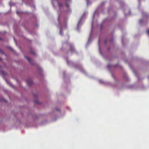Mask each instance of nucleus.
<instances>
[{
  "mask_svg": "<svg viewBox=\"0 0 149 149\" xmlns=\"http://www.w3.org/2000/svg\"><path fill=\"white\" fill-rule=\"evenodd\" d=\"M26 83L27 84H29V85H31L33 84V82L31 80L29 79L27 80L26 81Z\"/></svg>",
  "mask_w": 149,
  "mask_h": 149,
  "instance_id": "nucleus-1",
  "label": "nucleus"
},
{
  "mask_svg": "<svg viewBox=\"0 0 149 149\" xmlns=\"http://www.w3.org/2000/svg\"><path fill=\"white\" fill-rule=\"evenodd\" d=\"M70 51L72 53L74 52L75 51V50L73 48V47L72 46H71L70 47Z\"/></svg>",
  "mask_w": 149,
  "mask_h": 149,
  "instance_id": "nucleus-2",
  "label": "nucleus"
},
{
  "mask_svg": "<svg viewBox=\"0 0 149 149\" xmlns=\"http://www.w3.org/2000/svg\"><path fill=\"white\" fill-rule=\"evenodd\" d=\"M58 5L59 7L60 8L63 6V4L58 1Z\"/></svg>",
  "mask_w": 149,
  "mask_h": 149,
  "instance_id": "nucleus-3",
  "label": "nucleus"
},
{
  "mask_svg": "<svg viewBox=\"0 0 149 149\" xmlns=\"http://www.w3.org/2000/svg\"><path fill=\"white\" fill-rule=\"evenodd\" d=\"M25 58L30 62H31V60L29 57L25 56Z\"/></svg>",
  "mask_w": 149,
  "mask_h": 149,
  "instance_id": "nucleus-4",
  "label": "nucleus"
},
{
  "mask_svg": "<svg viewBox=\"0 0 149 149\" xmlns=\"http://www.w3.org/2000/svg\"><path fill=\"white\" fill-rule=\"evenodd\" d=\"M66 7H68L69 6V5L67 3H66Z\"/></svg>",
  "mask_w": 149,
  "mask_h": 149,
  "instance_id": "nucleus-5",
  "label": "nucleus"
},
{
  "mask_svg": "<svg viewBox=\"0 0 149 149\" xmlns=\"http://www.w3.org/2000/svg\"><path fill=\"white\" fill-rule=\"evenodd\" d=\"M147 33L149 35V29L147 31Z\"/></svg>",
  "mask_w": 149,
  "mask_h": 149,
  "instance_id": "nucleus-6",
  "label": "nucleus"
},
{
  "mask_svg": "<svg viewBox=\"0 0 149 149\" xmlns=\"http://www.w3.org/2000/svg\"><path fill=\"white\" fill-rule=\"evenodd\" d=\"M31 53L33 54H35V53L33 52H31Z\"/></svg>",
  "mask_w": 149,
  "mask_h": 149,
  "instance_id": "nucleus-7",
  "label": "nucleus"
},
{
  "mask_svg": "<svg viewBox=\"0 0 149 149\" xmlns=\"http://www.w3.org/2000/svg\"><path fill=\"white\" fill-rule=\"evenodd\" d=\"M2 74H4V72L3 71H2Z\"/></svg>",
  "mask_w": 149,
  "mask_h": 149,
  "instance_id": "nucleus-8",
  "label": "nucleus"
},
{
  "mask_svg": "<svg viewBox=\"0 0 149 149\" xmlns=\"http://www.w3.org/2000/svg\"><path fill=\"white\" fill-rule=\"evenodd\" d=\"M8 84L10 85H11V84L10 83H8Z\"/></svg>",
  "mask_w": 149,
  "mask_h": 149,
  "instance_id": "nucleus-9",
  "label": "nucleus"
},
{
  "mask_svg": "<svg viewBox=\"0 0 149 149\" xmlns=\"http://www.w3.org/2000/svg\"><path fill=\"white\" fill-rule=\"evenodd\" d=\"M4 101L5 102H7V101H6V100H4Z\"/></svg>",
  "mask_w": 149,
  "mask_h": 149,
  "instance_id": "nucleus-10",
  "label": "nucleus"
},
{
  "mask_svg": "<svg viewBox=\"0 0 149 149\" xmlns=\"http://www.w3.org/2000/svg\"><path fill=\"white\" fill-rule=\"evenodd\" d=\"M100 82L101 83L102 82V81H100Z\"/></svg>",
  "mask_w": 149,
  "mask_h": 149,
  "instance_id": "nucleus-11",
  "label": "nucleus"
},
{
  "mask_svg": "<svg viewBox=\"0 0 149 149\" xmlns=\"http://www.w3.org/2000/svg\"><path fill=\"white\" fill-rule=\"evenodd\" d=\"M105 43H106V40H105Z\"/></svg>",
  "mask_w": 149,
  "mask_h": 149,
  "instance_id": "nucleus-12",
  "label": "nucleus"
},
{
  "mask_svg": "<svg viewBox=\"0 0 149 149\" xmlns=\"http://www.w3.org/2000/svg\"><path fill=\"white\" fill-rule=\"evenodd\" d=\"M6 82H7V83H8V82H7V81H6Z\"/></svg>",
  "mask_w": 149,
  "mask_h": 149,
  "instance_id": "nucleus-13",
  "label": "nucleus"
},
{
  "mask_svg": "<svg viewBox=\"0 0 149 149\" xmlns=\"http://www.w3.org/2000/svg\"><path fill=\"white\" fill-rule=\"evenodd\" d=\"M61 33V31H60V33Z\"/></svg>",
  "mask_w": 149,
  "mask_h": 149,
  "instance_id": "nucleus-14",
  "label": "nucleus"
},
{
  "mask_svg": "<svg viewBox=\"0 0 149 149\" xmlns=\"http://www.w3.org/2000/svg\"><path fill=\"white\" fill-rule=\"evenodd\" d=\"M1 60V58H0V60Z\"/></svg>",
  "mask_w": 149,
  "mask_h": 149,
  "instance_id": "nucleus-15",
  "label": "nucleus"
}]
</instances>
